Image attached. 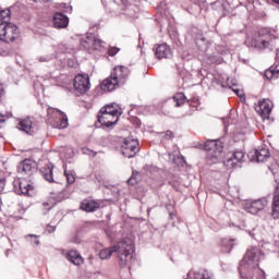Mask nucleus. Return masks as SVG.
Masks as SVG:
<instances>
[{
	"label": "nucleus",
	"mask_w": 279,
	"mask_h": 279,
	"mask_svg": "<svg viewBox=\"0 0 279 279\" xmlns=\"http://www.w3.org/2000/svg\"><path fill=\"white\" fill-rule=\"evenodd\" d=\"M122 156L125 158H134L141 148L138 147V140L128 137L123 141L121 146Z\"/></svg>",
	"instance_id": "10"
},
{
	"label": "nucleus",
	"mask_w": 279,
	"mask_h": 279,
	"mask_svg": "<svg viewBox=\"0 0 279 279\" xmlns=\"http://www.w3.org/2000/svg\"><path fill=\"white\" fill-rule=\"evenodd\" d=\"M37 171L36 161L32 159H25L17 165V173L22 175V178H32Z\"/></svg>",
	"instance_id": "12"
},
{
	"label": "nucleus",
	"mask_w": 279,
	"mask_h": 279,
	"mask_svg": "<svg viewBox=\"0 0 279 279\" xmlns=\"http://www.w3.org/2000/svg\"><path fill=\"white\" fill-rule=\"evenodd\" d=\"M118 86L121 85L119 81L112 77V74H110L109 77L105 78L100 84V88L104 93H112V90L117 89Z\"/></svg>",
	"instance_id": "17"
},
{
	"label": "nucleus",
	"mask_w": 279,
	"mask_h": 279,
	"mask_svg": "<svg viewBox=\"0 0 279 279\" xmlns=\"http://www.w3.org/2000/svg\"><path fill=\"white\" fill-rule=\"evenodd\" d=\"M111 75L113 78L117 80L120 86H123L125 82H128V78L130 77V69L123 66V65H117L113 68Z\"/></svg>",
	"instance_id": "15"
},
{
	"label": "nucleus",
	"mask_w": 279,
	"mask_h": 279,
	"mask_svg": "<svg viewBox=\"0 0 279 279\" xmlns=\"http://www.w3.org/2000/svg\"><path fill=\"white\" fill-rule=\"evenodd\" d=\"M120 10L121 14L124 16H130V19H134L136 14H138V5L136 4V0H112Z\"/></svg>",
	"instance_id": "9"
},
{
	"label": "nucleus",
	"mask_w": 279,
	"mask_h": 279,
	"mask_svg": "<svg viewBox=\"0 0 279 279\" xmlns=\"http://www.w3.org/2000/svg\"><path fill=\"white\" fill-rule=\"evenodd\" d=\"M163 135V138H166V141H170V138H173V132L171 131H167L166 133H161Z\"/></svg>",
	"instance_id": "41"
},
{
	"label": "nucleus",
	"mask_w": 279,
	"mask_h": 279,
	"mask_svg": "<svg viewBox=\"0 0 279 279\" xmlns=\"http://www.w3.org/2000/svg\"><path fill=\"white\" fill-rule=\"evenodd\" d=\"M196 45H199V40L196 41Z\"/></svg>",
	"instance_id": "52"
},
{
	"label": "nucleus",
	"mask_w": 279,
	"mask_h": 279,
	"mask_svg": "<svg viewBox=\"0 0 279 279\" xmlns=\"http://www.w3.org/2000/svg\"><path fill=\"white\" fill-rule=\"evenodd\" d=\"M270 157L269 148L265 145H262L259 148L255 149L253 159L255 162H265Z\"/></svg>",
	"instance_id": "18"
},
{
	"label": "nucleus",
	"mask_w": 279,
	"mask_h": 279,
	"mask_svg": "<svg viewBox=\"0 0 279 279\" xmlns=\"http://www.w3.org/2000/svg\"><path fill=\"white\" fill-rule=\"evenodd\" d=\"M66 259L77 267L84 263V258H82V255L77 251L68 252Z\"/></svg>",
	"instance_id": "25"
},
{
	"label": "nucleus",
	"mask_w": 279,
	"mask_h": 279,
	"mask_svg": "<svg viewBox=\"0 0 279 279\" xmlns=\"http://www.w3.org/2000/svg\"><path fill=\"white\" fill-rule=\"evenodd\" d=\"M147 108L148 110H155L153 114H160V112H165V107L149 106Z\"/></svg>",
	"instance_id": "35"
},
{
	"label": "nucleus",
	"mask_w": 279,
	"mask_h": 279,
	"mask_svg": "<svg viewBox=\"0 0 279 279\" xmlns=\"http://www.w3.org/2000/svg\"><path fill=\"white\" fill-rule=\"evenodd\" d=\"M11 14H12V12L10 11V9L2 10L0 12V21H1V23H8V21H10V15Z\"/></svg>",
	"instance_id": "32"
},
{
	"label": "nucleus",
	"mask_w": 279,
	"mask_h": 279,
	"mask_svg": "<svg viewBox=\"0 0 279 279\" xmlns=\"http://www.w3.org/2000/svg\"><path fill=\"white\" fill-rule=\"evenodd\" d=\"M19 38V27L16 25L2 22L0 23V40L2 43H14Z\"/></svg>",
	"instance_id": "6"
},
{
	"label": "nucleus",
	"mask_w": 279,
	"mask_h": 279,
	"mask_svg": "<svg viewBox=\"0 0 279 279\" xmlns=\"http://www.w3.org/2000/svg\"><path fill=\"white\" fill-rule=\"evenodd\" d=\"M100 204L96 201L85 199L81 204V210H84L85 213H95L96 210H99Z\"/></svg>",
	"instance_id": "21"
},
{
	"label": "nucleus",
	"mask_w": 279,
	"mask_h": 279,
	"mask_svg": "<svg viewBox=\"0 0 279 279\" xmlns=\"http://www.w3.org/2000/svg\"><path fill=\"white\" fill-rule=\"evenodd\" d=\"M5 95V88L3 87V84L0 83V99Z\"/></svg>",
	"instance_id": "43"
},
{
	"label": "nucleus",
	"mask_w": 279,
	"mask_h": 279,
	"mask_svg": "<svg viewBox=\"0 0 279 279\" xmlns=\"http://www.w3.org/2000/svg\"><path fill=\"white\" fill-rule=\"evenodd\" d=\"M110 106H114V104H111Z\"/></svg>",
	"instance_id": "54"
},
{
	"label": "nucleus",
	"mask_w": 279,
	"mask_h": 279,
	"mask_svg": "<svg viewBox=\"0 0 279 279\" xmlns=\"http://www.w3.org/2000/svg\"><path fill=\"white\" fill-rule=\"evenodd\" d=\"M53 26L56 29H64L69 27V17L64 15L63 13H56L53 15Z\"/></svg>",
	"instance_id": "19"
},
{
	"label": "nucleus",
	"mask_w": 279,
	"mask_h": 279,
	"mask_svg": "<svg viewBox=\"0 0 279 279\" xmlns=\"http://www.w3.org/2000/svg\"><path fill=\"white\" fill-rule=\"evenodd\" d=\"M208 165H217L223 160V143L219 140H209L204 144Z\"/></svg>",
	"instance_id": "3"
},
{
	"label": "nucleus",
	"mask_w": 279,
	"mask_h": 279,
	"mask_svg": "<svg viewBox=\"0 0 279 279\" xmlns=\"http://www.w3.org/2000/svg\"><path fill=\"white\" fill-rule=\"evenodd\" d=\"M192 1H194V3H202V1L204 0H192Z\"/></svg>",
	"instance_id": "46"
},
{
	"label": "nucleus",
	"mask_w": 279,
	"mask_h": 279,
	"mask_svg": "<svg viewBox=\"0 0 279 279\" xmlns=\"http://www.w3.org/2000/svg\"><path fill=\"white\" fill-rule=\"evenodd\" d=\"M248 234H250L251 236H254V233H252V231H250Z\"/></svg>",
	"instance_id": "49"
},
{
	"label": "nucleus",
	"mask_w": 279,
	"mask_h": 279,
	"mask_svg": "<svg viewBox=\"0 0 279 279\" xmlns=\"http://www.w3.org/2000/svg\"><path fill=\"white\" fill-rule=\"evenodd\" d=\"M26 239L29 243H33L34 245H40V240L36 234H28L26 235Z\"/></svg>",
	"instance_id": "33"
},
{
	"label": "nucleus",
	"mask_w": 279,
	"mask_h": 279,
	"mask_svg": "<svg viewBox=\"0 0 279 279\" xmlns=\"http://www.w3.org/2000/svg\"><path fill=\"white\" fill-rule=\"evenodd\" d=\"M182 160H184V157H182Z\"/></svg>",
	"instance_id": "55"
},
{
	"label": "nucleus",
	"mask_w": 279,
	"mask_h": 279,
	"mask_svg": "<svg viewBox=\"0 0 279 279\" xmlns=\"http://www.w3.org/2000/svg\"><path fill=\"white\" fill-rule=\"evenodd\" d=\"M10 118H12V113H0V123H5V121H8Z\"/></svg>",
	"instance_id": "39"
},
{
	"label": "nucleus",
	"mask_w": 279,
	"mask_h": 279,
	"mask_svg": "<svg viewBox=\"0 0 279 279\" xmlns=\"http://www.w3.org/2000/svg\"><path fill=\"white\" fill-rule=\"evenodd\" d=\"M121 111L114 109V106L102 107L97 116L98 123L105 125V128H112L119 123V116Z\"/></svg>",
	"instance_id": "4"
},
{
	"label": "nucleus",
	"mask_w": 279,
	"mask_h": 279,
	"mask_svg": "<svg viewBox=\"0 0 279 279\" xmlns=\"http://www.w3.org/2000/svg\"><path fill=\"white\" fill-rule=\"evenodd\" d=\"M112 254H117L118 265L122 268L128 267L134 263V242L130 239L122 240L116 245L102 248L99 252V258L101 260H108L112 257Z\"/></svg>",
	"instance_id": "1"
},
{
	"label": "nucleus",
	"mask_w": 279,
	"mask_h": 279,
	"mask_svg": "<svg viewBox=\"0 0 279 279\" xmlns=\"http://www.w3.org/2000/svg\"><path fill=\"white\" fill-rule=\"evenodd\" d=\"M34 190V185L26 179H23L22 181L19 182V190L15 192L17 195H29V192Z\"/></svg>",
	"instance_id": "22"
},
{
	"label": "nucleus",
	"mask_w": 279,
	"mask_h": 279,
	"mask_svg": "<svg viewBox=\"0 0 279 279\" xmlns=\"http://www.w3.org/2000/svg\"><path fill=\"white\" fill-rule=\"evenodd\" d=\"M269 204V201H267V197H262L254 201H245L242 204L243 210L245 213H248L250 215H257L262 210H265Z\"/></svg>",
	"instance_id": "8"
},
{
	"label": "nucleus",
	"mask_w": 279,
	"mask_h": 279,
	"mask_svg": "<svg viewBox=\"0 0 279 279\" xmlns=\"http://www.w3.org/2000/svg\"><path fill=\"white\" fill-rule=\"evenodd\" d=\"M155 56L158 60L169 59L173 56V51L169 45L161 44L156 47Z\"/></svg>",
	"instance_id": "16"
},
{
	"label": "nucleus",
	"mask_w": 279,
	"mask_h": 279,
	"mask_svg": "<svg viewBox=\"0 0 279 279\" xmlns=\"http://www.w3.org/2000/svg\"><path fill=\"white\" fill-rule=\"evenodd\" d=\"M236 240L234 239H228V238H225L221 240V247H222V251L226 252L227 254H230L232 252V247H234V242Z\"/></svg>",
	"instance_id": "28"
},
{
	"label": "nucleus",
	"mask_w": 279,
	"mask_h": 279,
	"mask_svg": "<svg viewBox=\"0 0 279 279\" xmlns=\"http://www.w3.org/2000/svg\"><path fill=\"white\" fill-rule=\"evenodd\" d=\"M274 3H277L279 5V0H272Z\"/></svg>",
	"instance_id": "47"
},
{
	"label": "nucleus",
	"mask_w": 279,
	"mask_h": 279,
	"mask_svg": "<svg viewBox=\"0 0 279 279\" xmlns=\"http://www.w3.org/2000/svg\"><path fill=\"white\" fill-rule=\"evenodd\" d=\"M194 279H213L210 272L206 269H201L194 272Z\"/></svg>",
	"instance_id": "31"
},
{
	"label": "nucleus",
	"mask_w": 279,
	"mask_h": 279,
	"mask_svg": "<svg viewBox=\"0 0 279 279\" xmlns=\"http://www.w3.org/2000/svg\"><path fill=\"white\" fill-rule=\"evenodd\" d=\"M144 169H145L146 171H149V169H151V166H145Z\"/></svg>",
	"instance_id": "45"
},
{
	"label": "nucleus",
	"mask_w": 279,
	"mask_h": 279,
	"mask_svg": "<svg viewBox=\"0 0 279 279\" xmlns=\"http://www.w3.org/2000/svg\"><path fill=\"white\" fill-rule=\"evenodd\" d=\"M46 232H49V234H51V232H56V226L48 225L46 228Z\"/></svg>",
	"instance_id": "42"
},
{
	"label": "nucleus",
	"mask_w": 279,
	"mask_h": 279,
	"mask_svg": "<svg viewBox=\"0 0 279 279\" xmlns=\"http://www.w3.org/2000/svg\"><path fill=\"white\" fill-rule=\"evenodd\" d=\"M5 186V179H0V191Z\"/></svg>",
	"instance_id": "44"
},
{
	"label": "nucleus",
	"mask_w": 279,
	"mask_h": 279,
	"mask_svg": "<svg viewBox=\"0 0 279 279\" xmlns=\"http://www.w3.org/2000/svg\"><path fill=\"white\" fill-rule=\"evenodd\" d=\"M170 217H173V214H170Z\"/></svg>",
	"instance_id": "53"
},
{
	"label": "nucleus",
	"mask_w": 279,
	"mask_h": 279,
	"mask_svg": "<svg viewBox=\"0 0 279 279\" xmlns=\"http://www.w3.org/2000/svg\"><path fill=\"white\" fill-rule=\"evenodd\" d=\"M64 175L66 178L68 184H73L75 182V175L73 173L66 171V169H64Z\"/></svg>",
	"instance_id": "34"
},
{
	"label": "nucleus",
	"mask_w": 279,
	"mask_h": 279,
	"mask_svg": "<svg viewBox=\"0 0 279 279\" xmlns=\"http://www.w3.org/2000/svg\"><path fill=\"white\" fill-rule=\"evenodd\" d=\"M247 43H250L251 47L263 51L267 49L271 43V32L267 28H263L251 40L248 39Z\"/></svg>",
	"instance_id": "5"
},
{
	"label": "nucleus",
	"mask_w": 279,
	"mask_h": 279,
	"mask_svg": "<svg viewBox=\"0 0 279 279\" xmlns=\"http://www.w3.org/2000/svg\"><path fill=\"white\" fill-rule=\"evenodd\" d=\"M265 77L268 80H278L279 62H276V65L270 66V69L265 72Z\"/></svg>",
	"instance_id": "27"
},
{
	"label": "nucleus",
	"mask_w": 279,
	"mask_h": 279,
	"mask_svg": "<svg viewBox=\"0 0 279 279\" xmlns=\"http://www.w3.org/2000/svg\"><path fill=\"white\" fill-rule=\"evenodd\" d=\"M245 162V153L243 150H235L225 160V166L227 169H236Z\"/></svg>",
	"instance_id": "13"
},
{
	"label": "nucleus",
	"mask_w": 279,
	"mask_h": 279,
	"mask_svg": "<svg viewBox=\"0 0 279 279\" xmlns=\"http://www.w3.org/2000/svg\"><path fill=\"white\" fill-rule=\"evenodd\" d=\"M255 112L259 114V117L263 119V121L269 120V116L271 114V110H274V107L270 106H255L254 107Z\"/></svg>",
	"instance_id": "23"
},
{
	"label": "nucleus",
	"mask_w": 279,
	"mask_h": 279,
	"mask_svg": "<svg viewBox=\"0 0 279 279\" xmlns=\"http://www.w3.org/2000/svg\"><path fill=\"white\" fill-rule=\"evenodd\" d=\"M48 114H51L50 119L52 120V126L57 130H64L69 128V117H66V113L62 112V110H59L58 108H48L47 110Z\"/></svg>",
	"instance_id": "7"
},
{
	"label": "nucleus",
	"mask_w": 279,
	"mask_h": 279,
	"mask_svg": "<svg viewBox=\"0 0 279 279\" xmlns=\"http://www.w3.org/2000/svg\"><path fill=\"white\" fill-rule=\"evenodd\" d=\"M265 258V254L258 247H251L246 251L243 259L240 262L239 274L241 279H252V272L258 268L260 260Z\"/></svg>",
	"instance_id": "2"
},
{
	"label": "nucleus",
	"mask_w": 279,
	"mask_h": 279,
	"mask_svg": "<svg viewBox=\"0 0 279 279\" xmlns=\"http://www.w3.org/2000/svg\"><path fill=\"white\" fill-rule=\"evenodd\" d=\"M81 45L84 49H87V51H99V49L104 47V41L93 34H87L81 39Z\"/></svg>",
	"instance_id": "11"
},
{
	"label": "nucleus",
	"mask_w": 279,
	"mask_h": 279,
	"mask_svg": "<svg viewBox=\"0 0 279 279\" xmlns=\"http://www.w3.org/2000/svg\"><path fill=\"white\" fill-rule=\"evenodd\" d=\"M172 99L175 102V106H184V104H189V100L186 99L184 93L175 94Z\"/></svg>",
	"instance_id": "29"
},
{
	"label": "nucleus",
	"mask_w": 279,
	"mask_h": 279,
	"mask_svg": "<svg viewBox=\"0 0 279 279\" xmlns=\"http://www.w3.org/2000/svg\"><path fill=\"white\" fill-rule=\"evenodd\" d=\"M195 110H197V107L195 106L175 107L174 112H177V116L172 117H175V119H180L182 117H191Z\"/></svg>",
	"instance_id": "20"
},
{
	"label": "nucleus",
	"mask_w": 279,
	"mask_h": 279,
	"mask_svg": "<svg viewBox=\"0 0 279 279\" xmlns=\"http://www.w3.org/2000/svg\"><path fill=\"white\" fill-rule=\"evenodd\" d=\"M136 175H138V172L133 171L132 177L128 180V184H131V186H134V184H136Z\"/></svg>",
	"instance_id": "38"
},
{
	"label": "nucleus",
	"mask_w": 279,
	"mask_h": 279,
	"mask_svg": "<svg viewBox=\"0 0 279 279\" xmlns=\"http://www.w3.org/2000/svg\"><path fill=\"white\" fill-rule=\"evenodd\" d=\"M232 90H234L235 94L238 95V97H240L241 102L245 104V93H243V90H241V89L232 88Z\"/></svg>",
	"instance_id": "36"
},
{
	"label": "nucleus",
	"mask_w": 279,
	"mask_h": 279,
	"mask_svg": "<svg viewBox=\"0 0 279 279\" xmlns=\"http://www.w3.org/2000/svg\"><path fill=\"white\" fill-rule=\"evenodd\" d=\"M40 173L47 182H56V180H53V163H48L47 166L43 167L40 169Z\"/></svg>",
	"instance_id": "24"
},
{
	"label": "nucleus",
	"mask_w": 279,
	"mask_h": 279,
	"mask_svg": "<svg viewBox=\"0 0 279 279\" xmlns=\"http://www.w3.org/2000/svg\"><path fill=\"white\" fill-rule=\"evenodd\" d=\"M20 130H22V132H26V134H29V132H32V120H22L20 122Z\"/></svg>",
	"instance_id": "30"
},
{
	"label": "nucleus",
	"mask_w": 279,
	"mask_h": 279,
	"mask_svg": "<svg viewBox=\"0 0 279 279\" xmlns=\"http://www.w3.org/2000/svg\"><path fill=\"white\" fill-rule=\"evenodd\" d=\"M258 106H274V101L269 98L262 99L258 101Z\"/></svg>",
	"instance_id": "37"
},
{
	"label": "nucleus",
	"mask_w": 279,
	"mask_h": 279,
	"mask_svg": "<svg viewBox=\"0 0 279 279\" xmlns=\"http://www.w3.org/2000/svg\"><path fill=\"white\" fill-rule=\"evenodd\" d=\"M259 271H262L263 276L265 277V270H259Z\"/></svg>",
	"instance_id": "50"
},
{
	"label": "nucleus",
	"mask_w": 279,
	"mask_h": 279,
	"mask_svg": "<svg viewBox=\"0 0 279 279\" xmlns=\"http://www.w3.org/2000/svg\"><path fill=\"white\" fill-rule=\"evenodd\" d=\"M74 88L81 94L88 93L90 90V77H88V74H77L74 77Z\"/></svg>",
	"instance_id": "14"
},
{
	"label": "nucleus",
	"mask_w": 279,
	"mask_h": 279,
	"mask_svg": "<svg viewBox=\"0 0 279 279\" xmlns=\"http://www.w3.org/2000/svg\"><path fill=\"white\" fill-rule=\"evenodd\" d=\"M5 254H7V256H8V254H10V250H8V251L5 252Z\"/></svg>",
	"instance_id": "51"
},
{
	"label": "nucleus",
	"mask_w": 279,
	"mask_h": 279,
	"mask_svg": "<svg viewBox=\"0 0 279 279\" xmlns=\"http://www.w3.org/2000/svg\"><path fill=\"white\" fill-rule=\"evenodd\" d=\"M56 50H48L37 56L36 60L39 62H51L56 60Z\"/></svg>",
	"instance_id": "26"
},
{
	"label": "nucleus",
	"mask_w": 279,
	"mask_h": 279,
	"mask_svg": "<svg viewBox=\"0 0 279 279\" xmlns=\"http://www.w3.org/2000/svg\"><path fill=\"white\" fill-rule=\"evenodd\" d=\"M34 1H44V3H45V2H47V1H49V0H34Z\"/></svg>",
	"instance_id": "48"
},
{
	"label": "nucleus",
	"mask_w": 279,
	"mask_h": 279,
	"mask_svg": "<svg viewBox=\"0 0 279 279\" xmlns=\"http://www.w3.org/2000/svg\"><path fill=\"white\" fill-rule=\"evenodd\" d=\"M118 51H120L119 48H117V47H111V48H109V50H108V56H111V57L117 56Z\"/></svg>",
	"instance_id": "40"
}]
</instances>
